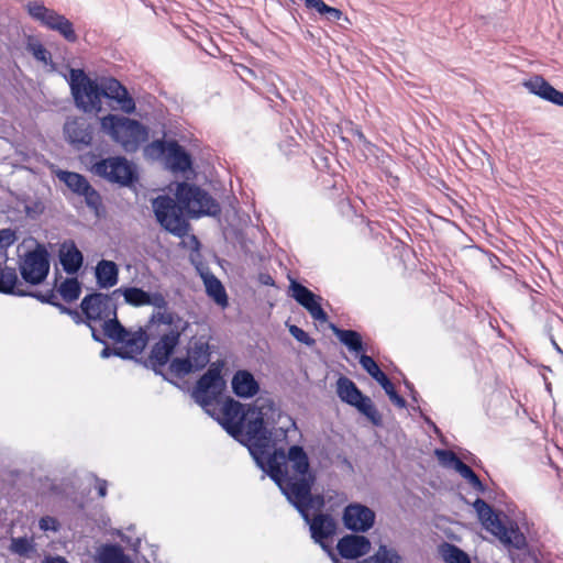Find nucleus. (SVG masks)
Listing matches in <instances>:
<instances>
[{"label":"nucleus","instance_id":"obj_50","mask_svg":"<svg viewBox=\"0 0 563 563\" xmlns=\"http://www.w3.org/2000/svg\"><path fill=\"white\" fill-rule=\"evenodd\" d=\"M306 8L314 9L319 14L324 15L330 8L323 0H301Z\"/></svg>","mask_w":563,"mask_h":563},{"label":"nucleus","instance_id":"obj_14","mask_svg":"<svg viewBox=\"0 0 563 563\" xmlns=\"http://www.w3.org/2000/svg\"><path fill=\"white\" fill-rule=\"evenodd\" d=\"M279 442L280 441H277L267 449V453L264 457L265 468L263 471L279 487L280 492L285 496L291 484L299 478L288 474L286 467V452L284 449H275L274 453L269 454V449L275 448Z\"/></svg>","mask_w":563,"mask_h":563},{"label":"nucleus","instance_id":"obj_17","mask_svg":"<svg viewBox=\"0 0 563 563\" xmlns=\"http://www.w3.org/2000/svg\"><path fill=\"white\" fill-rule=\"evenodd\" d=\"M290 290L292 298L302 306L310 316L320 322L328 320V314L321 307L322 298L313 294L309 288L296 280H291Z\"/></svg>","mask_w":563,"mask_h":563},{"label":"nucleus","instance_id":"obj_24","mask_svg":"<svg viewBox=\"0 0 563 563\" xmlns=\"http://www.w3.org/2000/svg\"><path fill=\"white\" fill-rule=\"evenodd\" d=\"M308 523L313 541L329 553L331 549L325 543V540L332 537L336 531L334 518L329 514H318L312 519L310 518V522Z\"/></svg>","mask_w":563,"mask_h":563},{"label":"nucleus","instance_id":"obj_8","mask_svg":"<svg viewBox=\"0 0 563 563\" xmlns=\"http://www.w3.org/2000/svg\"><path fill=\"white\" fill-rule=\"evenodd\" d=\"M25 9L34 21L51 31L57 32L67 42L75 43L78 40L73 22L65 15L45 7L43 1H30Z\"/></svg>","mask_w":563,"mask_h":563},{"label":"nucleus","instance_id":"obj_29","mask_svg":"<svg viewBox=\"0 0 563 563\" xmlns=\"http://www.w3.org/2000/svg\"><path fill=\"white\" fill-rule=\"evenodd\" d=\"M97 284L100 288H110L119 282V268L118 265L108 260H101L95 271Z\"/></svg>","mask_w":563,"mask_h":563},{"label":"nucleus","instance_id":"obj_4","mask_svg":"<svg viewBox=\"0 0 563 563\" xmlns=\"http://www.w3.org/2000/svg\"><path fill=\"white\" fill-rule=\"evenodd\" d=\"M224 365L222 360L212 362L197 380L191 393L195 401L211 417H213L212 404L218 401L227 389V382L222 376Z\"/></svg>","mask_w":563,"mask_h":563},{"label":"nucleus","instance_id":"obj_42","mask_svg":"<svg viewBox=\"0 0 563 563\" xmlns=\"http://www.w3.org/2000/svg\"><path fill=\"white\" fill-rule=\"evenodd\" d=\"M147 306L154 307L156 309L155 312H170L168 310V301L166 300L165 296L159 291L148 294ZM153 313L154 311L152 312V314Z\"/></svg>","mask_w":563,"mask_h":563},{"label":"nucleus","instance_id":"obj_36","mask_svg":"<svg viewBox=\"0 0 563 563\" xmlns=\"http://www.w3.org/2000/svg\"><path fill=\"white\" fill-rule=\"evenodd\" d=\"M103 334L120 343V341L124 340V336L128 335V329L121 324L118 319V312H113L111 317L102 322Z\"/></svg>","mask_w":563,"mask_h":563},{"label":"nucleus","instance_id":"obj_16","mask_svg":"<svg viewBox=\"0 0 563 563\" xmlns=\"http://www.w3.org/2000/svg\"><path fill=\"white\" fill-rule=\"evenodd\" d=\"M376 515L373 509L360 503H351L343 509L342 521L345 529L364 533L375 523Z\"/></svg>","mask_w":563,"mask_h":563},{"label":"nucleus","instance_id":"obj_56","mask_svg":"<svg viewBox=\"0 0 563 563\" xmlns=\"http://www.w3.org/2000/svg\"><path fill=\"white\" fill-rule=\"evenodd\" d=\"M48 563H68V561L63 556L51 558Z\"/></svg>","mask_w":563,"mask_h":563},{"label":"nucleus","instance_id":"obj_53","mask_svg":"<svg viewBox=\"0 0 563 563\" xmlns=\"http://www.w3.org/2000/svg\"><path fill=\"white\" fill-rule=\"evenodd\" d=\"M415 411L419 412L420 417L423 419L424 423L428 424L434 433L439 434L440 433V429L438 428V426L432 421V419L424 415L422 409L418 406V407H413L412 408Z\"/></svg>","mask_w":563,"mask_h":563},{"label":"nucleus","instance_id":"obj_5","mask_svg":"<svg viewBox=\"0 0 563 563\" xmlns=\"http://www.w3.org/2000/svg\"><path fill=\"white\" fill-rule=\"evenodd\" d=\"M67 81L76 107L84 112H100L102 97L100 84L91 79L84 69L70 68Z\"/></svg>","mask_w":563,"mask_h":563},{"label":"nucleus","instance_id":"obj_39","mask_svg":"<svg viewBox=\"0 0 563 563\" xmlns=\"http://www.w3.org/2000/svg\"><path fill=\"white\" fill-rule=\"evenodd\" d=\"M26 49L33 55V57L36 60L42 62L45 65H49L51 70L56 69V64L52 60L51 53L45 48V46L41 42H29Z\"/></svg>","mask_w":563,"mask_h":563},{"label":"nucleus","instance_id":"obj_49","mask_svg":"<svg viewBox=\"0 0 563 563\" xmlns=\"http://www.w3.org/2000/svg\"><path fill=\"white\" fill-rule=\"evenodd\" d=\"M111 355L118 356L122 360L130 357V354L125 353L124 349H121V347L104 346L100 352V356L102 358H107Z\"/></svg>","mask_w":563,"mask_h":563},{"label":"nucleus","instance_id":"obj_48","mask_svg":"<svg viewBox=\"0 0 563 563\" xmlns=\"http://www.w3.org/2000/svg\"><path fill=\"white\" fill-rule=\"evenodd\" d=\"M16 241L15 232L12 229L0 230V249H8Z\"/></svg>","mask_w":563,"mask_h":563},{"label":"nucleus","instance_id":"obj_45","mask_svg":"<svg viewBox=\"0 0 563 563\" xmlns=\"http://www.w3.org/2000/svg\"><path fill=\"white\" fill-rule=\"evenodd\" d=\"M435 454L442 463L453 466L455 471L459 468V463H463L457 455L450 450H437Z\"/></svg>","mask_w":563,"mask_h":563},{"label":"nucleus","instance_id":"obj_9","mask_svg":"<svg viewBox=\"0 0 563 563\" xmlns=\"http://www.w3.org/2000/svg\"><path fill=\"white\" fill-rule=\"evenodd\" d=\"M92 170L108 181L124 187L134 185L139 179L135 165L123 156L102 158L93 164Z\"/></svg>","mask_w":563,"mask_h":563},{"label":"nucleus","instance_id":"obj_41","mask_svg":"<svg viewBox=\"0 0 563 563\" xmlns=\"http://www.w3.org/2000/svg\"><path fill=\"white\" fill-rule=\"evenodd\" d=\"M456 472H459V474L463 478L467 479L468 483L472 485V487L477 493H481V494L485 493V490H486L485 485L482 483L479 477L468 465H466L465 463H459V468L456 470Z\"/></svg>","mask_w":563,"mask_h":563},{"label":"nucleus","instance_id":"obj_2","mask_svg":"<svg viewBox=\"0 0 563 563\" xmlns=\"http://www.w3.org/2000/svg\"><path fill=\"white\" fill-rule=\"evenodd\" d=\"M154 325L158 329V340L153 344L144 366L152 369L155 375L162 376L164 380L177 386L176 379L198 373L211 364L212 346L205 335H195L186 344L185 356L173 357L176 347L179 345L181 335L189 328V322L176 312H154L148 318V329Z\"/></svg>","mask_w":563,"mask_h":563},{"label":"nucleus","instance_id":"obj_59","mask_svg":"<svg viewBox=\"0 0 563 563\" xmlns=\"http://www.w3.org/2000/svg\"><path fill=\"white\" fill-rule=\"evenodd\" d=\"M404 384L409 391H412V389H415L413 384L410 383L409 380H405Z\"/></svg>","mask_w":563,"mask_h":563},{"label":"nucleus","instance_id":"obj_6","mask_svg":"<svg viewBox=\"0 0 563 563\" xmlns=\"http://www.w3.org/2000/svg\"><path fill=\"white\" fill-rule=\"evenodd\" d=\"M175 196L185 210L192 216H218L221 212L218 201L197 185L179 183Z\"/></svg>","mask_w":563,"mask_h":563},{"label":"nucleus","instance_id":"obj_46","mask_svg":"<svg viewBox=\"0 0 563 563\" xmlns=\"http://www.w3.org/2000/svg\"><path fill=\"white\" fill-rule=\"evenodd\" d=\"M349 132L351 133L352 136L356 137V140L360 142L364 150L368 152L373 151L374 144L369 140H367V137L360 128L352 125Z\"/></svg>","mask_w":563,"mask_h":563},{"label":"nucleus","instance_id":"obj_43","mask_svg":"<svg viewBox=\"0 0 563 563\" xmlns=\"http://www.w3.org/2000/svg\"><path fill=\"white\" fill-rule=\"evenodd\" d=\"M473 507L477 512L482 523H484L486 520H489V518H492V516L495 514L493 508L482 498H477L474 501Z\"/></svg>","mask_w":563,"mask_h":563},{"label":"nucleus","instance_id":"obj_20","mask_svg":"<svg viewBox=\"0 0 563 563\" xmlns=\"http://www.w3.org/2000/svg\"><path fill=\"white\" fill-rule=\"evenodd\" d=\"M101 97L115 101L125 113L135 111V101L129 95L128 89L115 78H103L100 82Z\"/></svg>","mask_w":563,"mask_h":563},{"label":"nucleus","instance_id":"obj_61","mask_svg":"<svg viewBox=\"0 0 563 563\" xmlns=\"http://www.w3.org/2000/svg\"><path fill=\"white\" fill-rule=\"evenodd\" d=\"M553 345L555 346V349L559 351V352H562L560 346L553 341Z\"/></svg>","mask_w":563,"mask_h":563},{"label":"nucleus","instance_id":"obj_35","mask_svg":"<svg viewBox=\"0 0 563 563\" xmlns=\"http://www.w3.org/2000/svg\"><path fill=\"white\" fill-rule=\"evenodd\" d=\"M203 280L208 296L222 308L228 307V295L222 283L213 275L206 276Z\"/></svg>","mask_w":563,"mask_h":563},{"label":"nucleus","instance_id":"obj_26","mask_svg":"<svg viewBox=\"0 0 563 563\" xmlns=\"http://www.w3.org/2000/svg\"><path fill=\"white\" fill-rule=\"evenodd\" d=\"M58 260L69 275L77 274L84 264V255L73 240L64 241L58 250Z\"/></svg>","mask_w":563,"mask_h":563},{"label":"nucleus","instance_id":"obj_10","mask_svg":"<svg viewBox=\"0 0 563 563\" xmlns=\"http://www.w3.org/2000/svg\"><path fill=\"white\" fill-rule=\"evenodd\" d=\"M157 222L169 233L177 236L186 234L188 222L183 216L185 209L178 201L169 196L156 197L152 202Z\"/></svg>","mask_w":563,"mask_h":563},{"label":"nucleus","instance_id":"obj_30","mask_svg":"<svg viewBox=\"0 0 563 563\" xmlns=\"http://www.w3.org/2000/svg\"><path fill=\"white\" fill-rule=\"evenodd\" d=\"M64 131L69 143L73 145H90L92 142V133L89 125L77 120L66 122Z\"/></svg>","mask_w":563,"mask_h":563},{"label":"nucleus","instance_id":"obj_31","mask_svg":"<svg viewBox=\"0 0 563 563\" xmlns=\"http://www.w3.org/2000/svg\"><path fill=\"white\" fill-rule=\"evenodd\" d=\"M97 563H131L129 555H126L121 545L114 543L102 544L97 550Z\"/></svg>","mask_w":563,"mask_h":563},{"label":"nucleus","instance_id":"obj_51","mask_svg":"<svg viewBox=\"0 0 563 563\" xmlns=\"http://www.w3.org/2000/svg\"><path fill=\"white\" fill-rule=\"evenodd\" d=\"M323 16L329 22H336V21H340L344 16V14L340 9L330 7Z\"/></svg>","mask_w":563,"mask_h":563},{"label":"nucleus","instance_id":"obj_11","mask_svg":"<svg viewBox=\"0 0 563 563\" xmlns=\"http://www.w3.org/2000/svg\"><path fill=\"white\" fill-rule=\"evenodd\" d=\"M49 254L44 245L37 244L27 251L19 261L22 279L33 286L42 284L49 273Z\"/></svg>","mask_w":563,"mask_h":563},{"label":"nucleus","instance_id":"obj_47","mask_svg":"<svg viewBox=\"0 0 563 563\" xmlns=\"http://www.w3.org/2000/svg\"><path fill=\"white\" fill-rule=\"evenodd\" d=\"M38 527L43 531L57 532L60 528V525L55 517L44 516L40 519Z\"/></svg>","mask_w":563,"mask_h":563},{"label":"nucleus","instance_id":"obj_38","mask_svg":"<svg viewBox=\"0 0 563 563\" xmlns=\"http://www.w3.org/2000/svg\"><path fill=\"white\" fill-rule=\"evenodd\" d=\"M58 294L66 302L77 300L81 294V284L76 277L66 278L58 287Z\"/></svg>","mask_w":563,"mask_h":563},{"label":"nucleus","instance_id":"obj_33","mask_svg":"<svg viewBox=\"0 0 563 563\" xmlns=\"http://www.w3.org/2000/svg\"><path fill=\"white\" fill-rule=\"evenodd\" d=\"M148 294L150 291H145L144 289L134 286H122L112 291V295L115 297L120 295L123 296L124 302L132 307L147 306Z\"/></svg>","mask_w":563,"mask_h":563},{"label":"nucleus","instance_id":"obj_55","mask_svg":"<svg viewBox=\"0 0 563 563\" xmlns=\"http://www.w3.org/2000/svg\"><path fill=\"white\" fill-rule=\"evenodd\" d=\"M90 329H91V336L92 339L96 341V342H99V343H106V341L100 336V334L98 333V331L96 330V328L93 327L92 323H90V325H88Z\"/></svg>","mask_w":563,"mask_h":563},{"label":"nucleus","instance_id":"obj_32","mask_svg":"<svg viewBox=\"0 0 563 563\" xmlns=\"http://www.w3.org/2000/svg\"><path fill=\"white\" fill-rule=\"evenodd\" d=\"M286 460L291 463V468L301 477L309 476V457L300 445H291L286 453Z\"/></svg>","mask_w":563,"mask_h":563},{"label":"nucleus","instance_id":"obj_57","mask_svg":"<svg viewBox=\"0 0 563 563\" xmlns=\"http://www.w3.org/2000/svg\"><path fill=\"white\" fill-rule=\"evenodd\" d=\"M264 285H274V279L269 275H264L261 278Z\"/></svg>","mask_w":563,"mask_h":563},{"label":"nucleus","instance_id":"obj_23","mask_svg":"<svg viewBox=\"0 0 563 563\" xmlns=\"http://www.w3.org/2000/svg\"><path fill=\"white\" fill-rule=\"evenodd\" d=\"M336 549L343 559L355 560L369 552L371 541L367 537L354 532L342 537Z\"/></svg>","mask_w":563,"mask_h":563},{"label":"nucleus","instance_id":"obj_25","mask_svg":"<svg viewBox=\"0 0 563 563\" xmlns=\"http://www.w3.org/2000/svg\"><path fill=\"white\" fill-rule=\"evenodd\" d=\"M523 86L530 93L538 96L539 98L551 102L555 106L563 107V92L555 89L549 81L542 76L536 75L523 82Z\"/></svg>","mask_w":563,"mask_h":563},{"label":"nucleus","instance_id":"obj_22","mask_svg":"<svg viewBox=\"0 0 563 563\" xmlns=\"http://www.w3.org/2000/svg\"><path fill=\"white\" fill-rule=\"evenodd\" d=\"M161 330L165 329V325L159 327ZM158 328L154 325L152 329H148V322L145 328H140L135 332H130L128 330V335L124 336L123 341H120L123 345L120 346L124 349L125 353L130 354L128 360H133L135 355L140 354L144 347L146 346L150 339L158 338Z\"/></svg>","mask_w":563,"mask_h":563},{"label":"nucleus","instance_id":"obj_19","mask_svg":"<svg viewBox=\"0 0 563 563\" xmlns=\"http://www.w3.org/2000/svg\"><path fill=\"white\" fill-rule=\"evenodd\" d=\"M360 364L362 365L363 369L382 386L394 405L399 408H405L407 406L405 398L396 391L394 384L379 368L372 356L361 355Z\"/></svg>","mask_w":563,"mask_h":563},{"label":"nucleus","instance_id":"obj_54","mask_svg":"<svg viewBox=\"0 0 563 563\" xmlns=\"http://www.w3.org/2000/svg\"><path fill=\"white\" fill-rule=\"evenodd\" d=\"M95 487L98 492L99 497H106L107 487H108V482L106 479L96 477V486Z\"/></svg>","mask_w":563,"mask_h":563},{"label":"nucleus","instance_id":"obj_15","mask_svg":"<svg viewBox=\"0 0 563 563\" xmlns=\"http://www.w3.org/2000/svg\"><path fill=\"white\" fill-rule=\"evenodd\" d=\"M55 176L74 194L84 197L88 208L98 212L102 206L101 196L84 175L76 172L57 169Z\"/></svg>","mask_w":563,"mask_h":563},{"label":"nucleus","instance_id":"obj_1","mask_svg":"<svg viewBox=\"0 0 563 563\" xmlns=\"http://www.w3.org/2000/svg\"><path fill=\"white\" fill-rule=\"evenodd\" d=\"M234 440L245 445L256 465L265 468L267 449L277 441H286L290 430H297L296 421L275 407L273 401L262 405H243L228 397L221 413L212 417Z\"/></svg>","mask_w":563,"mask_h":563},{"label":"nucleus","instance_id":"obj_27","mask_svg":"<svg viewBox=\"0 0 563 563\" xmlns=\"http://www.w3.org/2000/svg\"><path fill=\"white\" fill-rule=\"evenodd\" d=\"M232 391L239 398H252L260 390L258 382L254 375L246 369H239L231 380Z\"/></svg>","mask_w":563,"mask_h":563},{"label":"nucleus","instance_id":"obj_52","mask_svg":"<svg viewBox=\"0 0 563 563\" xmlns=\"http://www.w3.org/2000/svg\"><path fill=\"white\" fill-rule=\"evenodd\" d=\"M59 312L63 313V314H67V316L71 317L74 322L77 323V324H80L82 322L85 323V320H82L81 316L79 314V312L77 310L68 308L65 305H64V307H60V311Z\"/></svg>","mask_w":563,"mask_h":563},{"label":"nucleus","instance_id":"obj_44","mask_svg":"<svg viewBox=\"0 0 563 563\" xmlns=\"http://www.w3.org/2000/svg\"><path fill=\"white\" fill-rule=\"evenodd\" d=\"M289 332L290 334L300 343L312 346L314 345L316 341L312 339L305 330L299 328L298 325L291 324L289 325Z\"/></svg>","mask_w":563,"mask_h":563},{"label":"nucleus","instance_id":"obj_7","mask_svg":"<svg viewBox=\"0 0 563 563\" xmlns=\"http://www.w3.org/2000/svg\"><path fill=\"white\" fill-rule=\"evenodd\" d=\"M314 475L300 477L294 482L285 494L287 500L296 508L306 522H310L309 510H321L324 507V497L321 494L311 493Z\"/></svg>","mask_w":563,"mask_h":563},{"label":"nucleus","instance_id":"obj_3","mask_svg":"<svg viewBox=\"0 0 563 563\" xmlns=\"http://www.w3.org/2000/svg\"><path fill=\"white\" fill-rule=\"evenodd\" d=\"M101 125L128 153L136 152L148 139L147 128L135 119L108 114L101 119Z\"/></svg>","mask_w":563,"mask_h":563},{"label":"nucleus","instance_id":"obj_40","mask_svg":"<svg viewBox=\"0 0 563 563\" xmlns=\"http://www.w3.org/2000/svg\"><path fill=\"white\" fill-rule=\"evenodd\" d=\"M441 553L446 563H471L468 555L454 544L444 543Z\"/></svg>","mask_w":563,"mask_h":563},{"label":"nucleus","instance_id":"obj_12","mask_svg":"<svg viewBox=\"0 0 563 563\" xmlns=\"http://www.w3.org/2000/svg\"><path fill=\"white\" fill-rule=\"evenodd\" d=\"M145 152L150 156H164L173 172L184 173L192 167L191 155L177 141L155 140L146 146Z\"/></svg>","mask_w":563,"mask_h":563},{"label":"nucleus","instance_id":"obj_60","mask_svg":"<svg viewBox=\"0 0 563 563\" xmlns=\"http://www.w3.org/2000/svg\"><path fill=\"white\" fill-rule=\"evenodd\" d=\"M243 69H244L246 73H249L250 75H254V73H253V70H252V69H250V68H247V67H244V66H243Z\"/></svg>","mask_w":563,"mask_h":563},{"label":"nucleus","instance_id":"obj_18","mask_svg":"<svg viewBox=\"0 0 563 563\" xmlns=\"http://www.w3.org/2000/svg\"><path fill=\"white\" fill-rule=\"evenodd\" d=\"M290 290L292 298L302 306L310 316L320 322L328 320V314L321 307L322 298L313 294L309 288L296 280H291Z\"/></svg>","mask_w":563,"mask_h":563},{"label":"nucleus","instance_id":"obj_28","mask_svg":"<svg viewBox=\"0 0 563 563\" xmlns=\"http://www.w3.org/2000/svg\"><path fill=\"white\" fill-rule=\"evenodd\" d=\"M331 330L338 340L345 345L349 351L357 355H366V346L363 343L362 335L355 330H345L331 324Z\"/></svg>","mask_w":563,"mask_h":563},{"label":"nucleus","instance_id":"obj_37","mask_svg":"<svg viewBox=\"0 0 563 563\" xmlns=\"http://www.w3.org/2000/svg\"><path fill=\"white\" fill-rule=\"evenodd\" d=\"M352 406L355 407L368 420H371V422L373 424H375V426L382 424V416L368 396H365L362 393L360 395V398H357Z\"/></svg>","mask_w":563,"mask_h":563},{"label":"nucleus","instance_id":"obj_21","mask_svg":"<svg viewBox=\"0 0 563 563\" xmlns=\"http://www.w3.org/2000/svg\"><path fill=\"white\" fill-rule=\"evenodd\" d=\"M483 526L507 545L521 549L526 544L525 536L519 531V529H508L496 514H494L489 520H486Z\"/></svg>","mask_w":563,"mask_h":563},{"label":"nucleus","instance_id":"obj_34","mask_svg":"<svg viewBox=\"0 0 563 563\" xmlns=\"http://www.w3.org/2000/svg\"><path fill=\"white\" fill-rule=\"evenodd\" d=\"M338 397L345 404L352 406L354 401L360 398L362 391L353 380L345 376L339 377L336 380Z\"/></svg>","mask_w":563,"mask_h":563},{"label":"nucleus","instance_id":"obj_13","mask_svg":"<svg viewBox=\"0 0 563 563\" xmlns=\"http://www.w3.org/2000/svg\"><path fill=\"white\" fill-rule=\"evenodd\" d=\"M115 296L103 292H92L86 295L81 302L80 309L85 316V324L90 325L95 322H103L113 312L118 311V305L115 302Z\"/></svg>","mask_w":563,"mask_h":563},{"label":"nucleus","instance_id":"obj_58","mask_svg":"<svg viewBox=\"0 0 563 563\" xmlns=\"http://www.w3.org/2000/svg\"><path fill=\"white\" fill-rule=\"evenodd\" d=\"M410 397H411L412 401H415V402L419 401V394L416 389H412V391H410Z\"/></svg>","mask_w":563,"mask_h":563}]
</instances>
